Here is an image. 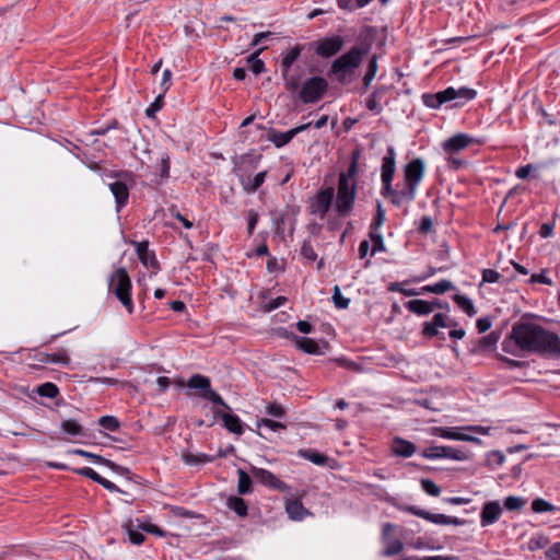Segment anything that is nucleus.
Here are the masks:
<instances>
[{"label":"nucleus","instance_id":"36","mask_svg":"<svg viewBox=\"0 0 560 560\" xmlns=\"http://www.w3.org/2000/svg\"><path fill=\"white\" fill-rule=\"evenodd\" d=\"M530 509L534 513H546V512H556L560 510L559 508L555 506L550 502L546 501L542 498H536L533 500L530 504Z\"/></svg>","mask_w":560,"mask_h":560},{"label":"nucleus","instance_id":"60","mask_svg":"<svg viewBox=\"0 0 560 560\" xmlns=\"http://www.w3.org/2000/svg\"><path fill=\"white\" fill-rule=\"evenodd\" d=\"M548 560H560V541L552 544L545 551Z\"/></svg>","mask_w":560,"mask_h":560},{"label":"nucleus","instance_id":"22","mask_svg":"<svg viewBox=\"0 0 560 560\" xmlns=\"http://www.w3.org/2000/svg\"><path fill=\"white\" fill-rule=\"evenodd\" d=\"M383 195L390 197V201L395 206H400V205H402L405 202H410L416 197V192L412 191L411 189H409L406 186H405L404 189H401L399 191L398 190H394L392 186H390V190H387V189H385L383 187Z\"/></svg>","mask_w":560,"mask_h":560},{"label":"nucleus","instance_id":"38","mask_svg":"<svg viewBox=\"0 0 560 560\" xmlns=\"http://www.w3.org/2000/svg\"><path fill=\"white\" fill-rule=\"evenodd\" d=\"M228 506L233 510L238 516L244 517L247 515V504L244 499L232 497L228 500Z\"/></svg>","mask_w":560,"mask_h":560},{"label":"nucleus","instance_id":"34","mask_svg":"<svg viewBox=\"0 0 560 560\" xmlns=\"http://www.w3.org/2000/svg\"><path fill=\"white\" fill-rule=\"evenodd\" d=\"M182 458L187 465H202L207 463H211L213 457L207 454H192V453H183Z\"/></svg>","mask_w":560,"mask_h":560},{"label":"nucleus","instance_id":"15","mask_svg":"<svg viewBox=\"0 0 560 560\" xmlns=\"http://www.w3.org/2000/svg\"><path fill=\"white\" fill-rule=\"evenodd\" d=\"M253 476L262 485L269 486L273 489L280 490V491H287L289 489L288 485L281 481L279 478H277L272 472L269 470L252 467L250 469Z\"/></svg>","mask_w":560,"mask_h":560},{"label":"nucleus","instance_id":"49","mask_svg":"<svg viewBox=\"0 0 560 560\" xmlns=\"http://www.w3.org/2000/svg\"><path fill=\"white\" fill-rule=\"evenodd\" d=\"M402 549L404 544L400 540L395 539L387 545V547L383 550L382 555L384 557H393L401 552Z\"/></svg>","mask_w":560,"mask_h":560},{"label":"nucleus","instance_id":"10","mask_svg":"<svg viewBox=\"0 0 560 560\" xmlns=\"http://www.w3.org/2000/svg\"><path fill=\"white\" fill-rule=\"evenodd\" d=\"M424 163L421 159H413L404 168L405 186L417 192L418 185L424 176Z\"/></svg>","mask_w":560,"mask_h":560},{"label":"nucleus","instance_id":"8","mask_svg":"<svg viewBox=\"0 0 560 560\" xmlns=\"http://www.w3.org/2000/svg\"><path fill=\"white\" fill-rule=\"evenodd\" d=\"M328 89V82L322 77H312L307 79L299 91L303 103H315L319 101Z\"/></svg>","mask_w":560,"mask_h":560},{"label":"nucleus","instance_id":"16","mask_svg":"<svg viewBox=\"0 0 560 560\" xmlns=\"http://www.w3.org/2000/svg\"><path fill=\"white\" fill-rule=\"evenodd\" d=\"M292 337L295 340V345L299 349L304 351L308 354H323L325 350L329 348L328 342L322 341V343H318L314 339L306 338V337H296L293 334H291Z\"/></svg>","mask_w":560,"mask_h":560},{"label":"nucleus","instance_id":"62","mask_svg":"<svg viewBox=\"0 0 560 560\" xmlns=\"http://www.w3.org/2000/svg\"><path fill=\"white\" fill-rule=\"evenodd\" d=\"M384 221H385V212H384L381 203H377V211H376L375 219L372 223L371 230L377 231L383 225Z\"/></svg>","mask_w":560,"mask_h":560},{"label":"nucleus","instance_id":"18","mask_svg":"<svg viewBox=\"0 0 560 560\" xmlns=\"http://www.w3.org/2000/svg\"><path fill=\"white\" fill-rule=\"evenodd\" d=\"M133 244L136 245V252L138 254L140 261L145 267H151L155 270H159V261L156 260L154 253L149 250L148 242H135Z\"/></svg>","mask_w":560,"mask_h":560},{"label":"nucleus","instance_id":"46","mask_svg":"<svg viewBox=\"0 0 560 560\" xmlns=\"http://www.w3.org/2000/svg\"><path fill=\"white\" fill-rule=\"evenodd\" d=\"M370 238L373 243L371 255H374L377 252L385 250V244H384L383 236L381 233H378L377 231L371 230Z\"/></svg>","mask_w":560,"mask_h":560},{"label":"nucleus","instance_id":"52","mask_svg":"<svg viewBox=\"0 0 560 560\" xmlns=\"http://www.w3.org/2000/svg\"><path fill=\"white\" fill-rule=\"evenodd\" d=\"M332 301L335 306L338 308H347L350 303L349 299L342 296L340 288L338 285L334 288Z\"/></svg>","mask_w":560,"mask_h":560},{"label":"nucleus","instance_id":"63","mask_svg":"<svg viewBox=\"0 0 560 560\" xmlns=\"http://www.w3.org/2000/svg\"><path fill=\"white\" fill-rule=\"evenodd\" d=\"M259 215L255 210H249L247 213V232L249 235L254 232L258 222Z\"/></svg>","mask_w":560,"mask_h":560},{"label":"nucleus","instance_id":"59","mask_svg":"<svg viewBox=\"0 0 560 560\" xmlns=\"http://www.w3.org/2000/svg\"><path fill=\"white\" fill-rule=\"evenodd\" d=\"M267 427L269 428L270 430L272 431H277V430H284L285 429V425L281 422H278V421H275V420H271V419H267V418H262L260 419L258 422H257V427Z\"/></svg>","mask_w":560,"mask_h":560},{"label":"nucleus","instance_id":"24","mask_svg":"<svg viewBox=\"0 0 560 560\" xmlns=\"http://www.w3.org/2000/svg\"><path fill=\"white\" fill-rule=\"evenodd\" d=\"M454 92L451 90H444L435 94H423V103L431 108H439L442 104L452 101Z\"/></svg>","mask_w":560,"mask_h":560},{"label":"nucleus","instance_id":"61","mask_svg":"<svg viewBox=\"0 0 560 560\" xmlns=\"http://www.w3.org/2000/svg\"><path fill=\"white\" fill-rule=\"evenodd\" d=\"M163 97H164V93L161 92L156 96L154 102L151 104V106L147 109V112H145L147 116L152 117L155 112H158V110H160L162 108V106H163Z\"/></svg>","mask_w":560,"mask_h":560},{"label":"nucleus","instance_id":"37","mask_svg":"<svg viewBox=\"0 0 560 560\" xmlns=\"http://www.w3.org/2000/svg\"><path fill=\"white\" fill-rule=\"evenodd\" d=\"M377 69V56L373 55L369 61L366 72L363 77V85L365 90L369 89V86L371 85L373 79L376 75Z\"/></svg>","mask_w":560,"mask_h":560},{"label":"nucleus","instance_id":"35","mask_svg":"<svg viewBox=\"0 0 560 560\" xmlns=\"http://www.w3.org/2000/svg\"><path fill=\"white\" fill-rule=\"evenodd\" d=\"M453 300L454 302L456 303V305L462 308L468 316H474L476 315L477 311L474 306V303L470 299H468L467 296L463 295V294H455L453 296Z\"/></svg>","mask_w":560,"mask_h":560},{"label":"nucleus","instance_id":"2","mask_svg":"<svg viewBox=\"0 0 560 560\" xmlns=\"http://www.w3.org/2000/svg\"><path fill=\"white\" fill-rule=\"evenodd\" d=\"M368 51L369 46H353L349 51L332 61L330 72L337 74L338 80L343 82L346 74H352L354 72Z\"/></svg>","mask_w":560,"mask_h":560},{"label":"nucleus","instance_id":"64","mask_svg":"<svg viewBox=\"0 0 560 560\" xmlns=\"http://www.w3.org/2000/svg\"><path fill=\"white\" fill-rule=\"evenodd\" d=\"M74 471L79 475H82L84 477L92 479L95 482H98V480L101 479V476L90 467L79 468V469H75Z\"/></svg>","mask_w":560,"mask_h":560},{"label":"nucleus","instance_id":"14","mask_svg":"<svg viewBox=\"0 0 560 560\" xmlns=\"http://www.w3.org/2000/svg\"><path fill=\"white\" fill-rule=\"evenodd\" d=\"M396 152L393 147L387 149L386 155L382 161V182L385 189L390 190V183L396 170Z\"/></svg>","mask_w":560,"mask_h":560},{"label":"nucleus","instance_id":"31","mask_svg":"<svg viewBox=\"0 0 560 560\" xmlns=\"http://www.w3.org/2000/svg\"><path fill=\"white\" fill-rule=\"evenodd\" d=\"M285 511L291 520L300 521L307 514V510L298 500H292L287 503Z\"/></svg>","mask_w":560,"mask_h":560},{"label":"nucleus","instance_id":"48","mask_svg":"<svg viewBox=\"0 0 560 560\" xmlns=\"http://www.w3.org/2000/svg\"><path fill=\"white\" fill-rule=\"evenodd\" d=\"M98 423L101 427L109 431H116L120 425L118 419L114 416H103L100 418Z\"/></svg>","mask_w":560,"mask_h":560},{"label":"nucleus","instance_id":"12","mask_svg":"<svg viewBox=\"0 0 560 560\" xmlns=\"http://www.w3.org/2000/svg\"><path fill=\"white\" fill-rule=\"evenodd\" d=\"M343 38L339 35L320 38L314 43L315 52L324 58L331 57L341 50Z\"/></svg>","mask_w":560,"mask_h":560},{"label":"nucleus","instance_id":"47","mask_svg":"<svg viewBox=\"0 0 560 560\" xmlns=\"http://www.w3.org/2000/svg\"><path fill=\"white\" fill-rule=\"evenodd\" d=\"M61 430L70 435L77 436L82 434L81 425L74 420H65L61 422Z\"/></svg>","mask_w":560,"mask_h":560},{"label":"nucleus","instance_id":"39","mask_svg":"<svg viewBox=\"0 0 560 560\" xmlns=\"http://www.w3.org/2000/svg\"><path fill=\"white\" fill-rule=\"evenodd\" d=\"M238 475V483H237V491L240 494H246L252 491V479L247 472H245L243 469L237 470Z\"/></svg>","mask_w":560,"mask_h":560},{"label":"nucleus","instance_id":"4","mask_svg":"<svg viewBox=\"0 0 560 560\" xmlns=\"http://www.w3.org/2000/svg\"><path fill=\"white\" fill-rule=\"evenodd\" d=\"M355 198V183L349 182L347 175L340 173L338 183V192L336 200V211L339 215H347L353 208Z\"/></svg>","mask_w":560,"mask_h":560},{"label":"nucleus","instance_id":"19","mask_svg":"<svg viewBox=\"0 0 560 560\" xmlns=\"http://www.w3.org/2000/svg\"><path fill=\"white\" fill-rule=\"evenodd\" d=\"M431 434L434 436L456 440V441H478L477 438L456 432V428H447V427H434L431 429Z\"/></svg>","mask_w":560,"mask_h":560},{"label":"nucleus","instance_id":"17","mask_svg":"<svg viewBox=\"0 0 560 560\" xmlns=\"http://www.w3.org/2000/svg\"><path fill=\"white\" fill-rule=\"evenodd\" d=\"M311 124H305L298 126L293 129L288 130L287 132H280L272 130L269 133V140L277 147L281 148L285 144H288L298 133L304 131L310 127Z\"/></svg>","mask_w":560,"mask_h":560},{"label":"nucleus","instance_id":"13","mask_svg":"<svg viewBox=\"0 0 560 560\" xmlns=\"http://www.w3.org/2000/svg\"><path fill=\"white\" fill-rule=\"evenodd\" d=\"M334 198V188L328 187L322 189L317 192V195L312 199L310 209L312 214L319 215L320 219H324L326 213L328 212L330 205Z\"/></svg>","mask_w":560,"mask_h":560},{"label":"nucleus","instance_id":"11","mask_svg":"<svg viewBox=\"0 0 560 560\" xmlns=\"http://www.w3.org/2000/svg\"><path fill=\"white\" fill-rule=\"evenodd\" d=\"M421 456L427 459L451 458L455 460H467L469 458L466 452L452 446H431L423 450Z\"/></svg>","mask_w":560,"mask_h":560},{"label":"nucleus","instance_id":"43","mask_svg":"<svg viewBox=\"0 0 560 560\" xmlns=\"http://www.w3.org/2000/svg\"><path fill=\"white\" fill-rule=\"evenodd\" d=\"M42 362L68 365L70 363V358L66 351H59L56 353L45 354V359L42 360Z\"/></svg>","mask_w":560,"mask_h":560},{"label":"nucleus","instance_id":"21","mask_svg":"<svg viewBox=\"0 0 560 560\" xmlns=\"http://www.w3.org/2000/svg\"><path fill=\"white\" fill-rule=\"evenodd\" d=\"M70 453L92 459L94 463L105 465L108 468H110L117 472H127L128 471L126 468L115 464L114 462H112L107 458L102 457L101 455H97V454H94V453H91V452H88V451H84L81 448L72 450Z\"/></svg>","mask_w":560,"mask_h":560},{"label":"nucleus","instance_id":"5","mask_svg":"<svg viewBox=\"0 0 560 560\" xmlns=\"http://www.w3.org/2000/svg\"><path fill=\"white\" fill-rule=\"evenodd\" d=\"M524 317L516 323L510 335L502 342V350L505 354L514 358H522L525 351V323Z\"/></svg>","mask_w":560,"mask_h":560},{"label":"nucleus","instance_id":"44","mask_svg":"<svg viewBox=\"0 0 560 560\" xmlns=\"http://www.w3.org/2000/svg\"><path fill=\"white\" fill-rule=\"evenodd\" d=\"M446 90H451L453 91L454 95L452 96V101L453 100H456V98H462V100H465V101H470V100H474L477 95V92L472 89H469V88H459V89H454V88H447Z\"/></svg>","mask_w":560,"mask_h":560},{"label":"nucleus","instance_id":"55","mask_svg":"<svg viewBox=\"0 0 560 560\" xmlns=\"http://www.w3.org/2000/svg\"><path fill=\"white\" fill-rule=\"evenodd\" d=\"M499 338L494 332L482 337L478 342V349H491L495 346Z\"/></svg>","mask_w":560,"mask_h":560},{"label":"nucleus","instance_id":"41","mask_svg":"<svg viewBox=\"0 0 560 560\" xmlns=\"http://www.w3.org/2000/svg\"><path fill=\"white\" fill-rule=\"evenodd\" d=\"M266 172H259L253 178H248L243 183L244 189L249 192L256 191L265 182Z\"/></svg>","mask_w":560,"mask_h":560},{"label":"nucleus","instance_id":"40","mask_svg":"<svg viewBox=\"0 0 560 560\" xmlns=\"http://www.w3.org/2000/svg\"><path fill=\"white\" fill-rule=\"evenodd\" d=\"M455 289L454 284L450 280H441L438 283L425 285L423 291L434 293V294H443L446 291Z\"/></svg>","mask_w":560,"mask_h":560},{"label":"nucleus","instance_id":"32","mask_svg":"<svg viewBox=\"0 0 560 560\" xmlns=\"http://www.w3.org/2000/svg\"><path fill=\"white\" fill-rule=\"evenodd\" d=\"M302 50L303 47L296 45L289 52L282 54L281 69H292L293 63L300 58Z\"/></svg>","mask_w":560,"mask_h":560},{"label":"nucleus","instance_id":"54","mask_svg":"<svg viewBox=\"0 0 560 560\" xmlns=\"http://www.w3.org/2000/svg\"><path fill=\"white\" fill-rule=\"evenodd\" d=\"M549 539L545 536L533 537L527 542V548L530 550L544 549L548 546Z\"/></svg>","mask_w":560,"mask_h":560},{"label":"nucleus","instance_id":"9","mask_svg":"<svg viewBox=\"0 0 560 560\" xmlns=\"http://www.w3.org/2000/svg\"><path fill=\"white\" fill-rule=\"evenodd\" d=\"M404 510L411 513L412 515H416V516L421 517L428 522L439 524V525L460 526V525L465 524V521L460 520L458 517H452V516H447L445 514L431 513L425 510L418 509L415 505L405 506Z\"/></svg>","mask_w":560,"mask_h":560},{"label":"nucleus","instance_id":"20","mask_svg":"<svg viewBox=\"0 0 560 560\" xmlns=\"http://www.w3.org/2000/svg\"><path fill=\"white\" fill-rule=\"evenodd\" d=\"M282 78L284 81V88L291 93H295L301 89L302 70L296 68L294 70L288 69L282 70Z\"/></svg>","mask_w":560,"mask_h":560},{"label":"nucleus","instance_id":"53","mask_svg":"<svg viewBox=\"0 0 560 560\" xmlns=\"http://www.w3.org/2000/svg\"><path fill=\"white\" fill-rule=\"evenodd\" d=\"M301 454L316 465H325L328 459L326 455L313 451H305Z\"/></svg>","mask_w":560,"mask_h":560},{"label":"nucleus","instance_id":"30","mask_svg":"<svg viewBox=\"0 0 560 560\" xmlns=\"http://www.w3.org/2000/svg\"><path fill=\"white\" fill-rule=\"evenodd\" d=\"M121 528L128 535V538L133 545H141L144 541V535L139 532L138 525H135L132 520H128L121 525Z\"/></svg>","mask_w":560,"mask_h":560},{"label":"nucleus","instance_id":"1","mask_svg":"<svg viewBox=\"0 0 560 560\" xmlns=\"http://www.w3.org/2000/svg\"><path fill=\"white\" fill-rule=\"evenodd\" d=\"M527 352H535L544 358H560V337L541 326L527 323Z\"/></svg>","mask_w":560,"mask_h":560},{"label":"nucleus","instance_id":"23","mask_svg":"<svg viewBox=\"0 0 560 560\" xmlns=\"http://www.w3.org/2000/svg\"><path fill=\"white\" fill-rule=\"evenodd\" d=\"M390 450L396 456L408 458L416 452V445L410 441L395 438L392 441Z\"/></svg>","mask_w":560,"mask_h":560},{"label":"nucleus","instance_id":"27","mask_svg":"<svg viewBox=\"0 0 560 560\" xmlns=\"http://www.w3.org/2000/svg\"><path fill=\"white\" fill-rule=\"evenodd\" d=\"M407 308L417 315H428L433 312V310L439 306L435 302H428L424 300H411L406 304Z\"/></svg>","mask_w":560,"mask_h":560},{"label":"nucleus","instance_id":"58","mask_svg":"<svg viewBox=\"0 0 560 560\" xmlns=\"http://www.w3.org/2000/svg\"><path fill=\"white\" fill-rule=\"evenodd\" d=\"M524 504V501L522 498L518 497H508L504 501L505 509L512 511V510H520L522 509Z\"/></svg>","mask_w":560,"mask_h":560},{"label":"nucleus","instance_id":"3","mask_svg":"<svg viewBox=\"0 0 560 560\" xmlns=\"http://www.w3.org/2000/svg\"><path fill=\"white\" fill-rule=\"evenodd\" d=\"M109 291H112L129 314L133 312L131 300V280L125 268H118L109 277Z\"/></svg>","mask_w":560,"mask_h":560},{"label":"nucleus","instance_id":"25","mask_svg":"<svg viewBox=\"0 0 560 560\" xmlns=\"http://www.w3.org/2000/svg\"><path fill=\"white\" fill-rule=\"evenodd\" d=\"M501 512L502 510L498 502L491 501L486 503L481 512V524L483 526L493 524L499 520Z\"/></svg>","mask_w":560,"mask_h":560},{"label":"nucleus","instance_id":"6","mask_svg":"<svg viewBox=\"0 0 560 560\" xmlns=\"http://www.w3.org/2000/svg\"><path fill=\"white\" fill-rule=\"evenodd\" d=\"M550 429L551 427L548 424L533 425L530 431H527V433L533 435V440L536 439L537 441H540L537 446L527 445V459L532 457H546L550 455V453L547 452V447H549L552 443Z\"/></svg>","mask_w":560,"mask_h":560},{"label":"nucleus","instance_id":"29","mask_svg":"<svg viewBox=\"0 0 560 560\" xmlns=\"http://www.w3.org/2000/svg\"><path fill=\"white\" fill-rule=\"evenodd\" d=\"M217 416H220L223 420L224 427L234 434L243 433V424L237 416L230 415L228 412H220L219 410H213Z\"/></svg>","mask_w":560,"mask_h":560},{"label":"nucleus","instance_id":"51","mask_svg":"<svg viewBox=\"0 0 560 560\" xmlns=\"http://www.w3.org/2000/svg\"><path fill=\"white\" fill-rule=\"evenodd\" d=\"M548 273V270L547 269H542L540 272L538 273H533L528 280L529 283H540V284H546V285H552V280L547 276Z\"/></svg>","mask_w":560,"mask_h":560},{"label":"nucleus","instance_id":"33","mask_svg":"<svg viewBox=\"0 0 560 560\" xmlns=\"http://www.w3.org/2000/svg\"><path fill=\"white\" fill-rule=\"evenodd\" d=\"M266 49V47H260L256 51H254L248 58L247 62L249 65V69L253 73L259 74L265 71V62L258 58V56Z\"/></svg>","mask_w":560,"mask_h":560},{"label":"nucleus","instance_id":"45","mask_svg":"<svg viewBox=\"0 0 560 560\" xmlns=\"http://www.w3.org/2000/svg\"><path fill=\"white\" fill-rule=\"evenodd\" d=\"M385 91L384 88H381V89H377L376 91H374L370 96L369 98L366 100V108L371 112H375V113H380L381 112V107H380V94L383 93Z\"/></svg>","mask_w":560,"mask_h":560},{"label":"nucleus","instance_id":"56","mask_svg":"<svg viewBox=\"0 0 560 560\" xmlns=\"http://www.w3.org/2000/svg\"><path fill=\"white\" fill-rule=\"evenodd\" d=\"M301 254L303 255L304 258H306L310 261H314L317 258V255L310 241L303 242Z\"/></svg>","mask_w":560,"mask_h":560},{"label":"nucleus","instance_id":"50","mask_svg":"<svg viewBox=\"0 0 560 560\" xmlns=\"http://www.w3.org/2000/svg\"><path fill=\"white\" fill-rule=\"evenodd\" d=\"M421 487L429 495L439 497L441 493V488L431 479H422Z\"/></svg>","mask_w":560,"mask_h":560},{"label":"nucleus","instance_id":"7","mask_svg":"<svg viewBox=\"0 0 560 560\" xmlns=\"http://www.w3.org/2000/svg\"><path fill=\"white\" fill-rule=\"evenodd\" d=\"M187 386L189 388L200 389V397L211 401L214 405H219L226 410H230V406L222 399V397L211 388V383L209 377L195 374L189 377L187 381Z\"/></svg>","mask_w":560,"mask_h":560},{"label":"nucleus","instance_id":"57","mask_svg":"<svg viewBox=\"0 0 560 560\" xmlns=\"http://www.w3.org/2000/svg\"><path fill=\"white\" fill-rule=\"evenodd\" d=\"M138 528H141L142 530L147 532V533H150V534H153V535H156L159 537H163L165 536V533L156 525L154 524H151V523H139L138 524Z\"/></svg>","mask_w":560,"mask_h":560},{"label":"nucleus","instance_id":"26","mask_svg":"<svg viewBox=\"0 0 560 560\" xmlns=\"http://www.w3.org/2000/svg\"><path fill=\"white\" fill-rule=\"evenodd\" d=\"M109 189L115 197L117 210L119 211L128 201L129 189L127 185L120 180L112 183Z\"/></svg>","mask_w":560,"mask_h":560},{"label":"nucleus","instance_id":"42","mask_svg":"<svg viewBox=\"0 0 560 560\" xmlns=\"http://www.w3.org/2000/svg\"><path fill=\"white\" fill-rule=\"evenodd\" d=\"M36 393L42 397L56 398L59 394L58 387L50 382L44 383L36 388Z\"/></svg>","mask_w":560,"mask_h":560},{"label":"nucleus","instance_id":"28","mask_svg":"<svg viewBox=\"0 0 560 560\" xmlns=\"http://www.w3.org/2000/svg\"><path fill=\"white\" fill-rule=\"evenodd\" d=\"M470 141L471 139L467 135L458 133L446 140L443 148L447 152H458L465 149Z\"/></svg>","mask_w":560,"mask_h":560}]
</instances>
